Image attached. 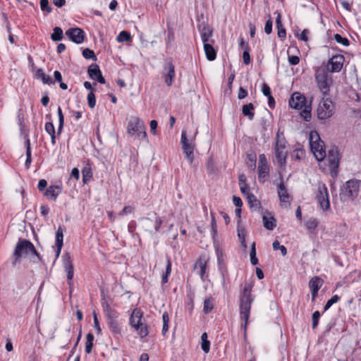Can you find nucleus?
<instances>
[{
  "mask_svg": "<svg viewBox=\"0 0 361 361\" xmlns=\"http://www.w3.org/2000/svg\"><path fill=\"white\" fill-rule=\"evenodd\" d=\"M334 105L331 100L322 98L317 108V116L321 120L330 118L334 114Z\"/></svg>",
  "mask_w": 361,
  "mask_h": 361,
  "instance_id": "f8f14e48",
  "label": "nucleus"
},
{
  "mask_svg": "<svg viewBox=\"0 0 361 361\" xmlns=\"http://www.w3.org/2000/svg\"><path fill=\"white\" fill-rule=\"evenodd\" d=\"M40 7L43 11H47V13H51L52 11L49 5L48 0H40Z\"/></svg>",
  "mask_w": 361,
  "mask_h": 361,
  "instance_id": "864d4df0",
  "label": "nucleus"
},
{
  "mask_svg": "<svg viewBox=\"0 0 361 361\" xmlns=\"http://www.w3.org/2000/svg\"><path fill=\"white\" fill-rule=\"evenodd\" d=\"M324 283V281L319 276L312 278L309 282L310 290H319Z\"/></svg>",
  "mask_w": 361,
  "mask_h": 361,
  "instance_id": "7c9ffc66",
  "label": "nucleus"
},
{
  "mask_svg": "<svg viewBox=\"0 0 361 361\" xmlns=\"http://www.w3.org/2000/svg\"><path fill=\"white\" fill-rule=\"evenodd\" d=\"M233 202L236 207H241L243 205V202L239 197L233 196Z\"/></svg>",
  "mask_w": 361,
  "mask_h": 361,
  "instance_id": "774afa93",
  "label": "nucleus"
},
{
  "mask_svg": "<svg viewBox=\"0 0 361 361\" xmlns=\"http://www.w3.org/2000/svg\"><path fill=\"white\" fill-rule=\"evenodd\" d=\"M264 226L269 231H272L276 226V220L273 216L268 217L266 215H263L262 217Z\"/></svg>",
  "mask_w": 361,
  "mask_h": 361,
  "instance_id": "2f4dec72",
  "label": "nucleus"
},
{
  "mask_svg": "<svg viewBox=\"0 0 361 361\" xmlns=\"http://www.w3.org/2000/svg\"><path fill=\"white\" fill-rule=\"evenodd\" d=\"M244 63L247 65L250 63V56L247 50H245L243 54Z\"/></svg>",
  "mask_w": 361,
  "mask_h": 361,
  "instance_id": "69168bd1",
  "label": "nucleus"
},
{
  "mask_svg": "<svg viewBox=\"0 0 361 361\" xmlns=\"http://www.w3.org/2000/svg\"><path fill=\"white\" fill-rule=\"evenodd\" d=\"M171 273V262L170 259L168 257L166 260V267L165 274L162 276L161 282L166 283L168 282V279Z\"/></svg>",
  "mask_w": 361,
  "mask_h": 361,
  "instance_id": "ea45409f",
  "label": "nucleus"
},
{
  "mask_svg": "<svg viewBox=\"0 0 361 361\" xmlns=\"http://www.w3.org/2000/svg\"><path fill=\"white\" fill-rule=\"evenodd\" d=\"M45 131L49 135L55 134V128L54 124L51 122H47L45 124L44 127Z\"/></svg>",
  "mask_w": 361,
  "mask_h": 361,
  "instance_id": "5fc2aeb1",
  "label": "nucleus"
},
{
  "mask_svg": "<svg viewBox=\"0 0 361 361\" xmlns=\"http://www.w3.org/2000/svg\"><path fill=\"white\" fill-rule=\"evenodd\" d=\"M201 340H202V349L205 353H208L210 350V342L207 339V333H203L201 336Z\"/></svg>",
  "mask_w": 361,
  "mask_h": 361,
  "instance_id": "e433bc0d",
  "label": "nucleus"
},
{
  "mask_svg": "<svg viewBox=\"0 0 361 361\" xmlns=\"http://www.w3.org/2000/svg\"><path fill=\"white\" fill-rule=\"evenodd\" d=\"M238 236L244 250L247 249V244L245 241V231L243 227L238 226Z\"/></svg>",
  "mask_w": 361,
  "mask_h": 361,
  "instance_id": "4c0bfd02",
  "label": "nucleus"
},
{
  "mask_svg": "<svg viewBox=\"0 0 361 361\" xmlns=\"http://www.w3.org/2000/svg\"><path fill=\"white\" fill-rule=\"evenodd\" d=\"M102 307L106 319V324L111 334L117 339L121 338L123 336V320L119 319L120 314L106 302L102 304Z\"/></svg>",
  "mask_w": 361,
  "mask_h": 361,
  "instance_id": "f03ea898",
  "label": "nucleus"
},
{
  "mask_svg": "<svg viewBox=\"0 0 361 361\" xmlns=\"http://www.w3.org/2000/svg\"><path fill=\"white\" fill-rule=\"evenodd\" d=\"M319 318H320V312L319 311H315L312 314V327L313 329H314L317 327Z\"/></svg>",
  "mask_w": 361,
  "mask_h": 361,
  "instance_id": "3c124183",
  "label": "nucleus"
},
{
  "mask_svg": "<svg viewBox=\"0 0 361 361\" xmlns=\"http://www.w3.org/2000/svg\"><path fill=\"white\" fill-rule=\"evenodd\" d=\"M272 246L274 250H279L283 256H286L287 255V249L284 245H281L278 240H275L273 243Z\"/></svg>",
  "mask_w": 361,
  "mask_h": 361,
  "instance_id": "09e8293b",
  "label": "nucleus"
},
{
  "mask_svg": "<svg viewBox=\"0 0 361 361\" xmlns=\"http://www.w3.org/2000/svg\"><path fill=\"white\" fill-rule=\"evenodd\" d=\"M253 285L252 283H245L243 290L240 293V319L244 321L241 324V327L246 334L248 319L250 314L251 305L255 300V296L252 295Z\"/></svg>",
  "mask_w": 361,
  "mask_h": 361,
  "instance_id": "f257e3e1",
  "label": "nucleus"
},
{
  "mask_svg": "<svg viewBox=\"0 0 361 361\" xmlns=\"http://www.w3.org/2000/svg\"><path fill=\"white\" fill-rule=\"evenodd\" d=\"M247 200L250 208H255V209L260 207V202L257 197L252 193H247Z\"/></svg>",
  "mask_w": 361,
  "mask_h": 361,
  "instance_id": "72a5a7b5",
  "label": "nucleus"
},
{
  "mask_svg": "<svg viewBox=\"0 0 361 361\" xmlns=\"http://www.w3.org/2000/svg\"><path fill=\"white\" fill-rule=\"evenodd\" d=\"M94 335L92 333H88L86 336L85 342V353L87 354L91 353L93 346Z\"/></svg>",
  "mask_w": 361,
  "mask_h": 361,
  "instance_id": "c9c22d12",
  "label": "nucleus"
},
{
  "mask_svg": "<svg viewBox=\"0 0 361 361\" xmlns=\"http://www.w3.org/2000/svg\"><path fill=\"white\" fill-rule=\"evenodd\" d=\"M204 50L206 54V57L209 61H214L216 59V53L212 46V44H204Z\"/></svg>",
  "mask_w": 361,
  "mask_h": 361,
  "instance_id": "c756f323",
  "label": "nucleus"
},
{
  "mask_svg": "<svg viewBox=\"0 0 361 361\" xmlns=\"http://www.w3.org/2000/svg\"><path fill=\"white\" fill-rule=\"evenodd\" d=\"M93 319H94V326L95 329L97 330V332L98 334H100L102 329L99 326V320H98L97 314L94 312H93Z\"/></svg>",
  "mask_w": 361,
  "mask_h": 361,
  "instance_id": "4d7b16f0",
  "label": "nucleus"
},
{
  "mask_svg": "<svg viewBox=\"0 0 361 361\" xmlns=\"http://www.w3.org/2000/svg\"><path fill=\"white\" fill-rule=\"evenodd\" d=\"M272 25H273V23H272V20L271 18H269L267 22H266V24H265V27H264V32L267 33V34H270L272 31Z\"/></svg>",
  "mask_w": 361,
  "mask_h": 361,
  "instance_id": "13d9d810",
  "label": "nucleus"
},
{
  "mask_svg": "<svg viewBox=\"0 0 361 361\" xmlns=\"http://www.w3.org/2000/svg\"><path fill=\"white\" fill-rule=\"evenodd\" d=\"M161 75L166 85L171 86L176 77L175 66L171 60H167L164 62Z\"/></svg>",
  "mask_w": 361,
  "mask_h": 361,
  "instance_id": "ddd939ff",
  "label": "nucleus"
},
{
  "mask_svg": "<svg viewBox=\"0 0 361 361\" xmlns=\"http://www.w3.org/2000/svg\"><path fill=\"white\" fill-rule=\"evenodd\" d=\"M35 78L36 79H40L44 84L54 85V81L51 80V77L46 75L42 69L39 68L37 70Z\"/></svg>",
  "mask_w": 361,
  "mask_h": 361,
  "instance_id": "cd10ccee",
  "label": "nucleus"
},
{
  "mask_svg": "<svg viewBox=\"0 0 361 361\" xmlns=\"http://www.w3.org/2000/svg\"><path fill=\"white\" fill-rule=\"evenodd\" d=\"M26 145V160L25 163V166L27 169H29L32 162V157H31V147L30 142L29 139H27L25 141Z\"/></svg>",
  "mask_w": 361,
  "mask_h": 361,
  "instance_id": "f704fd0d",
  "label": "nucleus"
},
{
  "mask_svg": "<svg viewBox=\"0 0 361 361\" xmlns=\"http://www.w3.org/2000/svg\"><path fill=\"white\" fill-rule=\"evenodd\" d=\"M142 312L136 308L132 312L129 319L130 326L137 331L140 338H144L149 334L147 325L142 322Z\"/></svg>",
  "mask_w": 361,
  "mask_h": 361,
  "instance_id": "39448f33",
  "label": "nucleus"
},
{
  "mask_svg": "<svg viewBox=\"0 0 361 361\" xmlns=\"http://www.w3.org/2000/svg\"><path fill=\"white\" fill-rule=\"evenodd\" d=\"M47 186V182L45 179H41L39 180L38 185H37V189L39 191H43L45 188Z\"/></svg>",
  "mask_w": 361,
  "mask_h": 361,
  "instance_id": "e2e57ef3",
  "label": "nucleus"
},
{
  "mask_svg": "<svg viewBox=\"0 0 361 361\" xmlns=\"http://www.w3.org/2000/svg\"><path fill=\"white\" fill-rule=\"evenodd\" d=\"M87 103H88V105L90 108H94L95 106V104H96V99H95V95L93 93V92H90L88 94H87Z\"/></svg>",
  "mask_w": 361,
  "mask_h": 361,
  "instance_id": "603ef678",
  "label": "nucleus"
},
{
  "mask_svg": "<svg viewBox=\"0 0 361 361\" xmlns=\"http://www.w3.org/2000/svg\"><path fill=\"white\" fill-rule=\"evenodd\" d=\"M281 18V14L278 13V16H277V18H276V27H277V30H278V33L277 34H278V36H279V38L285 39L286 36V30H285V28L283 27V26L282 25Z\"/></svg>",
  "mask_w": 361,
  "mask_h": 361,
  "instance_id": "473e14b6",
  "label": "nucleus"
},
{
  "mask_svg": "<svg viewBox=\"0 0 361 361\" xmlns=\"http://www.w3.org/2000/svg\"><path fill=\"white\" fill-rule=\"evenodd\" d=\"M49 210V207L46 204H43L40 207V213L42 216L44 217H46L48 215Z\"/></svg>",
  "mask_w": 361,
  "mask_h": 361,
  "instance_id": "0e129e2a",
  "label": "nucleus"
},
{
  "mask_svg": "<svg viewBox=\"0 0 361 361\" xmlns=\"http://www.w3.org/2000/svg\"><path fill=\"white\" fill-rule=\"evenodd\" d=\"M269 176V169L267 161L264 154L259 157L258 164V179L259 182L264 183Z\"/></svg>",
  "mask_w": 361,
  "mask_h": 361,
  "instance_id": "dca6fc26",
  "label": "nucleus"
},
{
  "mask_svg": "<svg viewBox=\"0 0 361 361\" xmlns=\"http://www.w3.org/2000/svg\"><path fill=\"white\" fill-rule=\"evenodd\" d=\"M180 143L182 145V147L183 149V153L185 154V157L190 163L193 161L194 156V145L188 138L186 132L185 130L182 131Z\"/></svg>",
  "mask_w": 361,
  "mask_h": 361,
  "instance_id": "2eb2a0df",
  "label": "nucleus"
},
{
  "mask_svg": "<svg viewBox=\"0 0 361 361\" xmlns=\"http://www.w3.org/2000/svg\"><path fill=\"white\" fill-rule=\"evenodd\" d=\"M155 219L154 222L150 218H143L142 219V226L145 229V231L152 233V228H154V231L157 232L159 230V228L162 224V220L154 214Z\"/></svg>",
  "mask_w": 361,
  "mask_h": 361,
  "instance_id": "f3484780",
  "label": "nucleus"
},
{
  "mask_svg": "<svg viewBox=\"0 0 361 361\" xmlns=\"http://www.w3.org/2000/svg\"><path fill=\"white\" fill-rule=\"evenodd\" d=\"M213 300L211 298L205 299L204 301L203 312L205 314H208L213 310Z\"/></svg>",
  "mask_w": 361,
  "mask_h": 361,
  "instance_id": "37998d69",
  "label": "nucleus"
},
{
  "mask_svg": "<svg viewBox=\"0 0 361 361\" xmlns=\"http://www.w3.org/2000/svg\"><path fill=\"white\" fill-rule=\"evenodd\" d=\"M51 38L53 41H60L63 38V30L61 27H55Z\"/></svg>",
  "mask_w": 361,
  "mask_h": 361,
  "instance_id": "79ce46f5",
  "label": "nucleus"
},
{
  "mask_svg": "<svg viewBox=\"0 0 361 361\" xmlns=\"http://www.w3.org/2000/svg\"><path fill=\"white\" fill-rule=\"evenodd\" d=\"M247 90H245L243 87H240L238 90V98L239 99H243L247 97Z\"/></svg>",
  "mask_w": 361,
  "mask_h": 361,
  "instance_id": "680f3d73",
  "label": "nucleus"
},
{
  "mask_svg": "<svg viewBox=\"0 0 361 361\" xmlns=\"http://www.w3.org/2000/svg\"><path fill=\"white\" fill-rule=\"evenodd\" d=\"M200 30L201 39L204 44L214 43V40L212 39V29L210 27L204 25Z\"/></svg>",
  "mask_w": 361,
  "mask_h": 361,
  "instance_id": "b1692460",
  "label": "nucleus"
},
{
  "mask_svg": "<svg viewBox=\"0 0 361 361\" xmlns=\"http://www.w3.org/2000/svg\"><path fill=\"white\" fill-rule=\"evenodd\" d=\"M30 250H34V245L27 240L20 239L17 243L13 252L14 259L12 261L13 266L20 262L23 255L30 253Z\"/></svg>",
  "mask_w": 361,
  "mask_h": 361,
  "instance_id": "6e6552de",
  "label": "nucleus"
},
{
  "mask_svg": "<svg viewBox=\"0 0 361 361\" xmlns=\"http://www.w3.org/2000/svg\"><path fill=\"white\" fill-rule=\"evenodd\" d=\"M288 62L290 65L295 66L299 63L300 58L297 56H289Z\"/></svg>",
  "mask_w": 361,
  "mask_h": 361,
  "instance_id": "052dcab7",
  "label": "nucleus"
},
{
  "mask_svg": "<svg viewBox=\"0 0 361 361\" xmlns=\"http://www.w3.org/2000/svg\"><path fill=\"white\" fill-rule=\"evenodd\" d=\"M278 195L283 207H287L290 205V197L283 182L278 186Z\"/></svg>",
  "mask_w": 361,
  "mask_h": 361,
  "instance_id": "412c9836",
  "label": "nucleus"
},
{
  "mask_svg": "<svg viewBox=\"0 0 361 361\" xmlns=\"http://www.w3.org/2000/svg\"><path fill=\"white\" fill-rule=\"evenodd\" d=\"M327 161L332 172L337 171L339 164L338 152L336 149H331L327 155ZM336 173V171H335Z\"/></svg>",
  "mask_w": 361,
  "mask_h": 361,
  "instance_id": "4be33fe9",
  "label": "nucleus"
},
{
  "mask_svg": "<svg viewBox=\"0 0 361 361\" xmlns=\"http://www.w3.org/2000/svg\"><path fill=\"white\" fill-rule=\"evenodd\" d=\"M316 200L323 210H328L330 207L328 189L325 184L318 183L317 184Z\"/></svg>",
  "mask_w": 361,
  "mask_h": 361,
  "instance_id": "9d476101",
  "label": "nucleus"
},
{
  "mask_svg": "<svg viewBox=\"0 0 361 361\" xmlns=\"http://www.w3.org/2000/svg\"><path fill=\"white\" fill-rule=\"evenodd\" d=\"M319 225V221L315 218H310L305 221V226L310 234H317V227Z\"/></svg>",
  "mask_w": 361,
  "mask_h": 361,
  "instance_id": "bb28decb",
  "label": "nucleus"
},
{
  "mask_svg": "<svg viewBox=\"0 0 361 361\" xmlns=\"http://www.w3.org/2000/svg\"><path fill=\"white\" fill-rule=\"evenodd\" d=\"M334 39L337 43L341 44L345 47H348L350 44V42L347 38L343 37L338 33L334 35Z\"/></svg>",
  "mask_w": 361,
  "mask_h": 361,
  "instance_id": "49530a36",
  "label": "nucleus"
},
{
  "mask_svg": "<svg viewBox=\"0 0 361 361\" xmlns=\"http://www.w3.org/2000/svg\"><path fill=\"white\" fill-rule=\"evenodd\" d=\"M315 80L320 91L324 95L329 94L330 87L333 84L331 73L325 66H319L315 70Z\"/></svg>",
  "mask_w": 361,
  "mask_h": 361,
  "instance_id": "20e7f679",
  "label": "nucleus"
},
{
  "mask_svg": "<svg viewBox=\"0 0 361 361\" xmlns=\"http://www.w3.org/2000/svg\"><path fill=\"white\" fill-rule=\"evenodd\" d=\"M286 141L283 136L278 133L276 136L275 152L277 161L280 166H283L286 163L287 152L286 150Z\"/></svg>",
  "mask_w": 361,
  "mask_h": 361,
  "instance_id": "9b49d317",
  "label": "nucleus"
},
{
  "mask_svg": "<svg viewBox=\"0 0 361 361\" xmlns=\"http://www.w3.org/2000/svg\"><path fill=\"white\" fill-rule=\"evenodd\" d=\"M262 93L264 96L269 97L271 94V89L269 87V85L267 83H263L262 87Z\"/></svg>",
  "mask_w": 361,
  "mask_h": 361,
  "instance_id": "bf43d9fd",
  "label": "nucleus"
},
{
  "mask_svg": "<svg viewBox=\"0 0 361 361\" xmlns=\"http://www.w3.org/2000/svg\"><path fill=\"white\" fill-rule=\"evenodd\" d=\"M63 245V231L59 226L56 232V258H58L61 254V249Z\"/></svg>",
  "mask_w": 361,
  "mask_h": 361,
  "instance_id": "5701e85b",
  "label": "nucleus"
},
{
  "mask_svg": "<svg viewBox=\"0 0 361 361\" xmlns=\"http://www.w3.org/2000/svg\"><path fill=\"white\" fill-rule=\"evenodd\" d=\"M344 61L345 58L343 55L336 54L329 59L325 68L331 73H338L341 71Z\"/></svg>",
  "mask_w": 361,
  "mask_h": 361,
  "instance_id": "4468645a",
  "label": "nucleus"
},
{
  "mask_svg": "<svg viewBox=\"0 0 361 361\" xmlns=\"http://www.w3.org/2000/svg\"><path fill=\"white\" fill-rule=\"evenodd\" d=\"M243 114L247 117L250 121H252L255 116V106L252 103L245 104L242 107Z\"/></svg>",
  "mask_w": 361,
  "mask_h": 361,
  "instance_id": "c85d7f7f",
  "label": "nucleus"
},
{
  "mask_svg": "<svg viewBox=\"0 0 361 361\" xmlns=\"http://www.w3.org/2000/svg\"><path fill=\"white\" fill-rule=\"evenodd\" d=\"M162 320H163V327H162L161 333H162L163 336H165L169 330V314L166 312H164L163 313Z\"/></svg>",
  "mask_w": 361,
  "mask_h": 361,
  "instance_id": "a19ab883",
  "label": "nucleus"
},
{
  "mask_svg": "<svg viewBox=\"0 0 361 361\" xmlns=\"http://www.w3.org/2000/svg\"><path fill=\"white\" fill-rule=\"evenodd\" d=\"M118 42H128L130 39V35L127 31H121L116 38Z\"/></svg>",
  "mask_w": 361,
  "mask_h": 361,
  "instance_id": "de8ad7c7",
  "label": "nucleus"
},
{
  "mask_svg": "<svg viewBox=\"0 0 361 361\" xmlns=\"http://www.w3.org/2000/svg\"><path fill=\"white\" fill-rule=\"evenodd\" d=\"M149 126H150V131L152 134L155 135L156 134V129H157V121L155 120H152L150 121V123H149Z\"/></svg>",
  "mask_w": 361,
  "mask_h": 361,
  "instance_id": "338daca9",
  "label": "nucleus"
},
{
  "mask_svg": "<svg viewBox=\"0 0 361 361\" xmlns=\"http://www.w3.org/2000/svg\"><path fill=\"white\" fill-rule=\"evenodd\" d=\"M194 269L197 274L200 275L202 279L206 273L207 269V262L202 258H199L194 265Z\"/></svg>",
  "mask_w": 361,
  "mask_h": 361,
  "instance_id": "a878e982",
  "label": "nucleus"
},
{
  "mask_svg": "<svg viewBox=\"0 0 361 361\" xmlns=\"http://www.w3.org/2000/svg\"><path fill=\"white\" fill-rule=\"evenodd\" d=\"M63 264L65 271L67 273V279L68 285L72 284V279L74 274L73 266L72 264L71 257L69 253L66 252L63 255Z\"/></svg>",
  "mask_w": 361,
  "mask_h": 361,
  "instance_id": "6ab92c4d",
  "label": "nucleus"
},
{
  "mask_svg": "<svg viewBox=\"0 0 361 361\" xmlns=\"http://www.w3.org/2000/svg\"><path fill=\"white\" fill-rule=\"evenodd\" d=\"M310 149L315 158L318 161H322L326 156L324 149V143L320 139L317 131H311L310 133Z\"/></svg>",
  "mask_w": 361,
  "mask_h": 361,
  "instance_id": "423d86ee",
  "label": "nucleus"
},
{
  "mask_svg": "<svg viewBox=\"0 0 361 361\" xmlns=\"http://www.w3.org/2000/svg\"><path fill=\"white\" fill-rule=\"evenodd\" d=\"M82 56H84V58H85L87 59H92L94 61L97 60V57H96L94 51L88 48H86L82 51Z\"/></svg>",
  "mask_w": 361,
  "mask_h": 361,
  "instance_id": "8fccbe9b",
  "label": "nucleus"
},
{
  "mask_svg": "<svg viewBox=\"0 0 361 361\" xmlns=\"http://www.w3.org/2000/svg\"><path fill=\"white\" fill-rule=\"evenodd\" d=\"M57 114H58V116H59L58 132H59V133H60L63 129V124H64V116L62 113V109L60 106H59L57 109Z\"/></svg>",
  "mask_w": 361,
  "mask_h": 361,
  "instance_id": "a18cd8bd",
  "label": "nucleus"
},
{
  "mask_svg": "<svg viewBox=\"0 0 361 361\" xmlns=\"http://www.w3.org/2000/svg\"><path fill=\"white\" fill-rule=\"evenodd\" d=\"M88 75L92 79L97 80L101 84L106 82L99 66L96 64H92L88 68Z\"/></svg>",
  "mask_w": 361,
  "mask_h": 361,
  "instance_id": "aec40b11",
  "label": "nucleus"
},
{
  "mask_svg": "<svg viewBox=\"0 0 361 361\" xmlns=\"http://www.w3.org/2000/svg\"><path fill=\"white\" fill-rule=\"evenodd\" d=\"M361 180L351 179L348 180L341 188V195L345 197L355 199L359 193Z\"/></svg>",
  "mask_w": 361,
  "mask_h": 361,
  "instance_id": "1a4fd4ad",
  "label": "nucleus"
},
{
  "mask_svg": "<svg viewBox=\"0 0 361 361\" xmlns=\"http://www.w3.org/2000/svg\"><path fill=\"white\" fill-rule=\"evenodd\" d=\"M62 191L61 187L57 185H50L44 192V195L47 198L56 201L57 197Z\"/></svg>",
  "mask_w": 361,
  "mask_h": 361,
  "instance_id": "393cba45",
  "label": "nucleus"
},
{
  "mask_svg": "<svg viewBox=\"0 0 361 361\" xmlns=\"http://www.w3.org/2000/svg\"><path fill=\"white\" fill-rule=\"evenodd\" d=\"M82 181L87 183L92 177V172L91 168L89 166L84 167L82 170Z\"/></svg>",
  "mask_w": 361,
  "mask_h": 361,
  "instance_id": "58836bf2",
  "label": "nucleus"
},
{
  "mask_svg": "<svg viewBox=\"0 0 361 361\" xmlns=\"http://www.w3.org/2000/svg\"><path fill=\"white\" fill-rule=\"evenodd\" d=\"M66 36L73 42L76 44H81L84 41L85 32L79 28H70L66 31Z\"/></svg>",
  "mask_w": 361,
  "mask_h": 361,
  "instance_id": "a211bd4d",
  "label": "nucleus"
},
{
  "mask_svg": "<svg viewBox=\"0 0 361 361\" xmlns=\"http://www.w3.org/2000/svg\"><path fill=\"white\" fill-rule=\"evenodd\" d=\"M289 105L291 108L298 110H301L304 108L300 112V116L305 121L311 120V105L306 104V98L303 94L298 92H294L289 100Z\"/></svg>",
  "mask_w": 361,
  "mask_h": 361,
  "instance_id": "7ed1b4c3",
  "label": "nucleus"
},
{
  "mask_svg": "<svg viewBox=\"0 0 361 361\" xmlns=\"http://www.w3.org/2000/svg\"><path fill=\"white\" fill-rule=\"evenodd\" d=\"M340 300V297L337 295H333L326 303L324 307V312L328 310L334 304Z\"/></svg>",
  "mask_w": 361,
  "mask_h": 361,
  "instance_id": "c03bdc74",
  "label": "nucleus"
},
{
  "mask_svg": "<svg viewBox=\"0 0 361 361\" xmlns=\"http://www.w3.org/2000/svg\"><path fill=\"white\" fill-rule=\"evenodd\" d=\"M127 130L128 133L135 138L142 139L147 137L145 126L137 117H133L130 119Z\"/></svg>",
  "mask_w": 361,
  "mask_h": 361,
  "instance_id": "0eeeda50",
  "label": "nucleus"
},
{
  "mask_svg": "<svg viewBox=\"0 0 361 361\" xmlns=\"http://www.w3.org/2000/svg\"><path fill=\"white\" fill-rule=\"evenodd\" d=\"M135 210V207L132 206H126L123 207V209L119 212V216H123L128 214H130L133 212Z\"/></svg>",
  "mask_w": 361,
  "mask_h": 361,
  "instance_id": "6e6d98bb",
  "label": "nucleus"
}]
</instances>
